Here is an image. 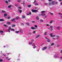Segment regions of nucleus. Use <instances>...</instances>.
<instances>
[{
    "mask_svg": "<svg viewBox=\"0 0 62 62\" xmlns=\"http://www.w3.org/2000/svg\"><path fill=\"white\" fill-rule=\"evenodd\" d=\"M31 11L32 12H37L38 11V10H33L32 9H31Z\"/></svg>",
    "mask_w": 62,
    "mask_h": 62,
    "instance_id": "obj_1",
    "label": "nucleus"
},
{
    "mask_svg": "<svg viewBox=\"0 0 62 62\" xmlns=\"http://www.w3.org/2000/svg\"><path fill=\"white\" fill-rule=\"evenodd\" d=\"M49 35H50V37H54L55 36V35H53V33H52L50 34Z\"/></svg>",
    "mask_w": 62,
    "mask_h": 62,
    "instance_id": "obj_2",
    "label": "nucleus"
},
{
    "mask_svg": "<svg viewBox=\"0 0 62 62\" xmlns=\"http://www.w3.org/2000/svg\"><path fill=\"white\" fill-rule=\"evenodd\" d=\"M15 19L14 18H13V19H11V21L12 22H15Z\"/></svg>",
    "mask_w": 62,
    "mask_h": 62,
    "instance_id": "obj_3",
    "label": "nucleus"
},
{
    "mask_svg": "<svg viewBox=\"0 0 62 62\" xmlns=\"http://www.w3.org/2000/svg\"><path fill=\"white\" fill-rule=\"evenodd\" d=\"M47 48V46H45L44 48L42 49L43 51H44V50H45V49H46Z\"/></svg>",
    "mask_w": 62,
    "mask_h": 62,
    "instance_id": "obj_4",
    "label": "nucleus"
},
{
    "mask_svg": "<svg viewBox=\"0 0 62 62\" xmlns=\"http://www.w3.org/2000/svg\"><path fill=\"white\" fill-rule=\"evenodd\" d=\"M50 28H51V31H52V30H53V28H54V27H53L52 26H50Z\"/></svg>",
    "mask_w": 62,
    "mask_h": 62,
    "instance_id": "obj_5",
    "label": "nucleus"
},
{
    "mask_svg": "<svg viewBox=\"0 0 62 62\" xmlns=\"http://www.w3.org/2000/svg\"><path fill=\"white\" fill-rule=\"evenodd\" d=\"M57 29H58V30H60L61 29V28L60 27L58 26L57 27Z\"/></svg>",
    "mask_w": 62,
    "mask_h": 62,
    "instance_id": "obj_6",
    "label": "nucleus"
},
{
    "mask_svg": "<svg viewBox=\"0 0 62 62\" xmlns=\"http://www.w3.org/2000/svg\"><path fill=\"white\" fill-rule=\"evenodd\" d=\"M11 29V27L10 26L9 27V29L8 30V31L9 32H10V29Z\"/></svg>",
    "mask_w": 62,
    "mask_h": 62,
    "instance_id": "obj_7",
    "label": "nucleus"
},
{
    "mask_svg": "<svg viewBox=\"0 0 62 62\" xmlns=\"http://www.w3.org/2000/svg\"><path fill=\"white\" fill-rule=\"evenodd\" d=\"M31 29H32V30H34V29H36V28L34 27H31Z\"/></svg>",
    "mask_w": 62,
    "mask_h": 62,
    "instance_id": "obj_8",
    "label": "nucleus"
},
{
    "mask_svg": "<svg viewBox=\"0 0 62 62\" xmlns=\"http://www.w3.org/2000/svg\"><path fill=\"white\" fill-rule=\"evenodd\" d=\"M52 5H54V1H53L51 3Z\"/></svg>",
    "mask_w": 62,
    "mask_h": 62,
    "instance_id": "obj_9",
    "label": "nucleus"
},
{
    "mask_svg": "<svg viewBox=\"0 0 62 62\" xmlns=\"http://www.w3.org/2000/svg\"><path fill=\"white\" fill-rule=\"evenodd\" d=\"M47 41L48 42H50V39H47Z\"/></svg>",
    "mask_w": 62,
    "mask_h": 62,
    "instance_id": "obj_10",
    "label": "nucleus"
},
{
    "mask_svg": "<svg viewBox=\"0 0 62 62\" xmlns=\"http://www.w3.org/2000/svg\"><path fill=\"white\" fill-rule=\"evenodd\" d=\"M3 32H4L3 31H1L0 30V33H1V35H2V33H3Z\"/></svg>",
    "mask_w": 62,
    "mask_h": 62,
    "instance_id": "obj_11",
    "label": "nucleus"
},
{
    "mask_svg": "<svg viewBox=\"0 0 62 62\" xmlns=\"http://www.w3.org/2000/svg\"><path fill=\"white\" fill-rule=\"evenodd\" d=\"M0 22H3L4 21V20L3 19H0Z\"/></svg>",
    "mask_w": 62,
    "mask_h": 62,
    "instance_id": "obj_12",
    "label": "nucleus"
},
{
    "mask_svg": "<svg viewBox=\"0 0 62 62\" xmlns=\"http://www.w3.org/2000/svg\"><path fill=\"white\" fill-rule=\"evenodd\" d=\"M40 35H38L36 37V38H38L39 37H40Z\"/></svg>",
    "mask_w": 62,
    "mask_h": 62,
    "instance_id": "obj_13",
    "label": "nucleus"
},
{
    "mask_svg": "<svg viewBox=\"0 0 62 62\" xmlns=\"http://www.w3.org/2000/svg\"><path fill=\"white\" fill-rule=\"evenodd\" d=\"M53 22V20H51V21H50V24H52V23Z\"/></svg>",
    "mask_w": 62,
    "mask_h": 62,
    "instance_id": "obj_14",
    "label": "nucleus"
},
{
    "mask_svg": "<svg viewBox=\"0 0 62 62\" xmlns=\"http://www.w3.org/2000/svg\"><path fill=\"white\" fill-rule=\"evenodd\" d=\"M41 15H42V16H44L45 15V14H42Z\"/></svg>",
    "mask_w": 62,
    "mask_h": 62,
    "instance_id": "obj_15",
    "label": "nucleus"
},
{
    "mask_svg": "<svg viewBox=\"0 0 62 62\" xmlns=\"http://www.w3.org/2000/svg\"><path fill=\"white\" fill-rule=\"evenodd\" d=\"M47 34V32H45L44 33V35L45 36V35H46Z\"/></svg>",
    "mask_w": 62,
    "mask_h": 62,
    "instance_id": "obj_16",
    "label": "nucleus"
},
{
    "mask_svg": "<svg viewBox=\"0 0 62 62\" xmlns=\"http://www.w3.org/2000/svg\"><path fill=\"white\" fill-rule=\"evenodd\" d=\"M28 8H31V5H29L28 6Z\"/></svg>",
    "mask_w": 62,
    "mask_h": 62,
    "instance_id": "obj_17",
    "label": "nucleus"
},
{
    "mask_svg": "<svg viewBox=\"0 0 62 62\" xmlns=\"http://www.w3.org/2000/svg\"><path fill=\"white\" fill-rule=\"evenodd\" d=\"M48 5H52V3L51 2H49L48 3Z\"/></svg>",
    "mask_w": 62,
    "mask_h": 62,
    "instance_id": "obj_18",
    "label": "nucleus"
},
{
    "mask_svg": "<svg viewBox=\"0 0 62 62\" xmlns=\"http://www.w3.org/2000/svg\"><path fill=\"white\" fill-rule=\"evenodd\" d=\"M22 17L23 19H24L25 18V16L24 15H23L22 16Z\"/></svg>",
    "mask_w": 62,
    "mask_h": 62,
    "instance_id": "obj_19",
    "label": "nucleus"
},
{
    "mask_svg": "<svg viewBox=\"0 0 62 62\" xmlns=\"http://www.w3.org/2000/svg\"><path fill=\"white\" fill-rule=\"evenodd\" d=\"M54 57V58H56V57H57V55H55Z\"/></svg>",
    "mask_w": 62,
    "mask_h": 62,
    "instance_id": "obj_20",
    "label": "nucleus"
},
{
    "mask_svg": "<svg viewBox=\"0 0 62 62\" xmlns=\"http://www.w3.org/2000/svg\"><path fill=\"white\" fill-rule=\"evenodd\" d=\"M2 13H5V12H6V11L4 10H2Z\"/></svg>",
    "mask_w": 62,
    "mask_h": 62,
    "instance_id": "obj_21",
    "label": "nucleus"
},
{
    "mask_svg": "<svg viewBox=\"0 0 62 62\" xmlns=\"http://www.w3.org/2000/svg\"><path fill=\"white\" fill-rule=\"evenodd\" d=\"M12 27H14L15 26V25L14 24L12 26Z\"/></svg>",
    "mask_w": 62,
    "mask_h": 62,
    "instance_id": "obj_22",
    "label": "nucleus"
},
{
    "mask_svg": "<svg viewBox=\"0 0 62 62\" xmlns=\"http://www.w3.org/2000/svg\"><path fill=\"white\" fill-rule=\"evenodd\" d=\"M26 24L28 25V26H29L30 25V24H29L28 23H26Z\"/></svg>",
    "mask_w": 62,
    "mask_h": 62,
    "instance_id": "obj_23",
    "label": "nucleus"
},
{
    "mask_svg": "<svg viewBox=\"0 0 62 62\" xmlns=\"http://www.w3.org/2000/svg\"><path fill=\"white\" fill-rule=\"evenodd\" d=\"M54 43H52L51 44V46H53V45H54Z\"/></svg>",
    "mask_w": 62,
    "mask_h": 62,
    "instance_id": "obj_24",
    "label": "nucleus"
},
{
    "mask_svg": "<svg viewBox=\"0 0 62 62\" xmlns=\"http://www.w3.org/2000/svg\"><path fill=\"white\" fill-rule=\"evenodd\" d=\"M56 37L57 39H58V38H59V37H59V36H56Z\"/></svg>",
    "mask_w": 62,
    "mask_h": 62,
    "instance_id": "obj_25",
    "label": "nucleus"
},
{
    "mask_svg": "<svg viewBox=\"0 0 62 62\" xmlns=\"http://www.w3.org/2000/svg\"><path fill=\"white\" fill-rule=\"evenodd\" d=\"M3 61V60L2 59H0V62H2Z\"/></svg>",
    "mask_w": 62,
    "mask_h": 62,
    "instance_id": "obj_26",
    "label": "nucleus"
},
{
    "mask_svg": "<svg viewBox=\"0 0 62 62\" xmlns=\"http://www.w3.org/2000/svg\"><path fill=\"white\" fill-rule=\"evenodd\" d=\"M44 12H45V11H43L41 12V13H44Z\"/></svg>",
    "mask_w": 62,
    "mask_h": 62,
    "instance_id": "obj_27",
    "label": "nucleus"
},
{
    "mask_svg": "<svg viewBox=\"0 0 62 62\" xmlns=\"http://www.w3.org/2000/svg\"><path fill=\"white\" fill-rule=\"evenodd\" d=\"M19 19V17H16V20H18V19Z\"/></svg>",
    "mask_w": 62,
    "mask_h": 62,
    "instance_id": "obj_28",
    "label": "nucleus"
},
{
    "mask_svg": "<svg viewBox=\"0 0 62 62\" xmlns=\"http://www.w3.org/2000/svg\"><path fill=\"white\" fill-rule=\"evenodd\" d=\"M11 7V6L9 5L8 6V8H10Z\"/></svg>",
    "mask_w": 62,
    "mask_h": 62,
    "instance_id": "obj_29",
    "label": "nucleus"
},
{
    "mask_svg": "<svg viewBox=\"0 0 62 62\" xmlns=\"http://www.w3.org/2000/svg\"><path fill=\"white\" fill-rule=\"evenodd\" d=\"M20 32H22V33H23V30H20Z\"/></svg>",
    "mask_w": 62,
    "mask_h": 62,
    "instance_id": "obj_30",
    "label": "nucleus"
},
{
    "mask_svg": "<svg viewBox=\"0 0 62 62\" xmlns=\"http://www.w3.org/2000/svg\"><path fill=\"white\" fill-rule=\"evenodd\" d=\"M7 16V14H4V16L6 17V16Z\"/></svg>",
    "mask_w": 62,
    "mask_h": 62,
    "instance_id": "obj_31",
    "label": "nucleus"
},
{
    "mask_svg": "<svg viewBox=\"0 0 62 62\" xmlns=\"http://www.w3.org/2000/svg\"><path fill=\"white\" fill-rule=\"evenodd\" d=\"M39 18L38 16H37V17H36V19H37V20H39Z\"/></svg>",
    "mask_w": 62,
    "mask_h": 62,
    "instance_id": "obj_32",
    "label": "nucleus"
},
{
    "mask_svg": "<svg viewBox=\"0 0 62 62\" xmlns=\"http://www.w3.org/2000/svg\"><path fill=\"white\" fill-rule=\"evenodd\" d=\"M21 24L22 26H24V24L23 23H21Z\"/></svg>",
    "mask_w": 62,
    "mask_h": 62,
    "instance_id": "obj_33",
    "label": "nucleus"
},
{
    "mask_svg": "<svg viewBox=\"0 0 62 62\" xmlns=\"http://www.w3.org/2000/svg\"><path fill=\"white\" fill-rule=\"evenodd\" d=\"M11 30H12V31H15V30L14 29H10Z\"/></svg>",
    "mask_w": 62,
    "mask_h": 62,
    "instance_id": "obj_34",
    "label": "nucleus"
},
{
    "mask_svg": "<svg viewBox=\"0 0 62 62\" xmlns=\"http://www.w3.org/2000/svg\"><path fill=\"white\" fill-rule=\"evenodd\" d=\"M35 6H37L39 4L38 3H35Z\"/></svg>",
    "mask_w": 62,
    "mask_h": 62,
    "instance_id": "obj_35",
    "label": "nucleus"
},
{
    "mask_svg": "<svg viewBox=\"0 0 62 62\" xmlns=\"http://www.w3.org/2000/svg\"><path fill=\"white\" fill-rule=\"evenodd\" d=\"M29 43L30 45H31V44H32V42H31V43L29 42Z\"/></svg>",
    "mask_w": 62,
    "mask_h": 62,
    "instance_id": "obj_36",
    "label": "nucleus"
},
{
    "mask_svg": "<svg viewBox=\"0 0 62 62\" xmlns=\"http://www.w3.org/2000/svg\"><path fill=\"white\" fill-rule=\"evenodd\" d=\"M50 14L51 15H54V14L52 13H50Z\"/></svg>",
    "mask_w": 62,
    "mask_h": 62,
    "instance_id": "obj_37",
    "label": "nucleus"
},
{
    "mask_svg": "<svg viewBox=\"0 0 62 62\" xmlns=\"http://www.w3.org/2000/svg\"><path fill=\"white\" fill-rule=\"evenodd\" d=\"M4 26H5V27H8V26L5 24L4 25Z\"/></svg>",
    "mask_w": 62,
    "mask_h": 62,
    "instance_id": "obj_38",
    "label": "nucleus"
},
{
    "mask_svg": "<svg viewBox=\"0 0 62 62\" xmlns=\"http://www.w3.org/2000/svg\"><path fill=\"white\" fill-rule=\"evenodd\" d=\"M35 27L36 28H37L38 27V26L37 25H35Z\"/></svg>",
    "mask_w": 62,
    "mask_h": 62,
    "instance_id": "obj_39",
    "label": "nucleus"
},
{
    "mask_svg": "<svg viewBox=\"0 0 62 62\" xmlns=\"http://www.w3.org/2000/svg\"><path fill=\"white\" fill-rule=\"evenodd\" d=\"M7 23L8 24H10V22H7Z\"/></svg>",
    "mask_w": 62,
    "mask_h": 62,
    "instance_id": "obj_40",
    "label": "nucleus"
},
{
    "mask_svg": "<svg viewBox=\"0 0 62 62\" xmlns=\"http://www.w3.org/2000/svg\"><path fill=\"white\" fill-rule=\"evenodd\" d=\"M35 46V44L34 43H33L32 45V46Z\"/></svg>",
    "mask_w": 62,
    "mask_h": 62,
    "instance_id": "obj_41",
    "label": "nucleus"
},
{
    "mask_svg": "<svg viewBox=\"0 0 62 62\" xmlns=\"http://www.w3.org/2000/svg\"><path fill=\"white\" fill-rule=\"evenodd\" d=\"M59 46H59V45H57V47H59Z\"/></svg>",
    "mask_w": 62,
    "mask_h": 62,
    "instance_id": "obj_42",
    "label": "nucleus"
},
{
    "mask_svg": "<svg viewBox=\"0 0 62 62\" xmlns=\"http://www.w3.org/2000/svg\"><path fill=\"white\" fill-rule=\"evenodd\" d=\"M19 31H16V33H19Z\"/></svg>",
    "mask_w": 62,
    "mask_h": 62,
    "instance_id": "obj_43",
    "label": "nucleus"
},
{
    "mask_svg": "<svg viewBox=\"0 0 62 62\" xmlns=\"http://www.w3.org/2000/svg\"><path fill=\"white\" fill-rule=\"evenodd\" d=\"M6 3H7V4H8V1H6Z\"/></svg>",
    "mask_w": 62,
    "mask_h": 62,
    "instance_id": "obj_44",
    "label": "nucleus"
},
{
    "mask_svg": "<svg viewBox=\"0 0 62 62\" xmlns=\"http://www.w3.org/2000/svg\"><path fill=\"white\" fill-rule=\"evenodd\" d=\"M45 4L46 6H47V5H48V4L47 3H45Z\"/></svg>",
    "mask_w": 62,
    "mask_h": 62,
    "instance_id": "obj_45",
    "label": "nucleus"
},
{
    "mask_svg": "<svg viewBox=\"0 0 62 62\" xmlns=\"http://www.w3.org/2000/svg\"><path fill=\"white\" fill-rule=\"evenodd\" d=\"M40 21L41 22H43V20H40Z\"/></svg>",
    "mask_w": 62,
    "mask_h": 62,
    "instance_id": "obj_46",
    "label": "nucleus"
},
{
    "mask_svg": "<svg viewBox=\"0 0 62 62\" xmlns=\"http://www.w3.org/2000/svg\"><path fill=\"white\" fill-rule=\"evenodd\" d=\"M36 2V0H35L34 2H33V3L34 4Z\"/></svg>",
    "mask_w": 62,
    "mask_h": 62,
    "instance_id": "obj_47",
    "label": "nucleus"
},
{
    "mask_svg": "<svg viewBox=\"0 0 62 62\" xmlns=\"http://www.w3.org/2000/svg\"><path fill=\"white\" fill-rule=\"evenodd\" d=\"M19 12H20V13H21V12H22V10H20L19 11Z\"/></svg>",
    "mask_w": 62,
    "mask_h": 62,
    "instance_id": "obj_48",
    "label": "nucleus"
},
{
    "mask_svg": "<svg viewBox=\"0 0 62 62\" xmlns=\"http://www.w3.org/2000/svg\"><path fill=\"white\" fill-rule=\"evenodd\" d=\"M17 2H21V1L20 0H17Z\"/></svg>",
    "mask_w": 62,
    "mask_h": 62,
    "instance_id": "obj_49",
    "label": "nucleus"
},
{
    "mask_svg": "<svg viewBox=\"0 0 62 62\" xmlns=\"http://www.w3.org/2000/svg\"><path fill=\"white\" fill-rule=\"evenodd\" d=\"M36 47H37L36 46H35L33 47V48L35 49V48H36Z\"/></svg>",
    "mask_w": 62,
    "mask_h": 62,
    "instance_id": "obj_50",
    "label": "nucleus"
},
{
    "mask_svg": "<svg viewBox=\"0 0 62 62\" xmlns=\"http://www.w3.org/2000/svg\"><path fill=\"white\" fill-rule=\"evenodd\" d=\"M6 59H8V57H6Z\"/></svg>",
    "mask_w": 62,
    "mask_h": 62,
    "instance_id": "obj_51",
    "label": "nucleus"
},
{
    "mask_svg": "<svg viewBox=\"0 0 62 62\" xmlns=\"http://www.w3.org/2000/svg\"><path fill=\"white\" fill-rule=\"evenodd\" d=\"M32 22L33 23H35V21H32Z\"/></svg>",
    "mask_w": 62,
    "mask_h": 62,
    "instance_id": "obj_52",
    "label": "nucleus"
},
{
    "mask_svg": "<svg viewBox=\"0 0 62 62\" xmlns=\"http://www.w3.org/2000/svg\"><path fill=\"white\" fill-rule=\"evenodd\" d=\"M10 17H8V19H10Z\"/></svg>",
    "mask_w": 62,
    "mask_h": 62,
    "instance_id": "obj_53",
    "label": "nucleus"
},
{
    "mask_svg": "<svg viewBox=\"0 0 62 62\" xmlns=\"http://www.w3.org/2000/svg\"><path fill=\"white\" fill-rule=\"evenodd\" d=\"M57 2H55V4H56H56H57Z\"/></svg>",
    "mask_w": 62,
    "mask_h": 62,
    "instance_id": "obj_54",
    "label": "nucleus"
},
{
    "mask_svg": "<svg viewBox=\"0 0 62 62\" xmlns=\"http://www.w3.org/2000/svg\"><path fill=\"white\" fill-rule=\"evenodd\" d=\"M48 1L49 2H51V1H52V0H48Z\"/></svg>",
    "mask_w": 62,
    "mask_h": 62,
    "instance_id": "obj_55",
    "label": "nucleus"
},
{
    "mask_svg": "<svg viewBox=\"0 0 62 62\" xmlns=\"http://www.w3.org/2000/svg\"><path fill=\"white\" fill-rule=\"evenodd\" d=\"M15 6H16V7H17V6H18V5H17V4H16L15 5Z\"/></svg>",
    "mask_w": 62,
    "mask_h": 62,
    "instance_id": "obj_56",
    "label": "nucleus"
},
{
    "mask_svg": "<svg viewBox=\"0 0 62 62\" xmlns=\"http://www.w3.org/2000/svg\"><path fill=\"white\" fill-rule=\"evenodd\" d=\"M9 2H10V0H8Z\"/></svg>",
    "mask_w": 62,
    "mask_h": 62,
    "instance_id": "obj_57",
    "label": "nucleus"
},
{
    "mask_svg": "<svg viewBox=\"0 0 62 62\" xmlns=\"http://www.w3.org/2000/svg\"><path fill=\"white\" fill-rule=\"evenodd\" d=\"M19 8H20V9H21V7H18Z\"/></svg>",
    "mask_w": 62,
    "mask_h": 62,
    "instance_id": "obj_58",
    "label": "nucleus"
},
{
    "mask_svg": "<svg viewBox=\"0 0 62 62\" xmlns=\"http://www.w3.org/2000/svg\"><path fill=\"white\" fill-rule=\"evenodd\" d=\"M30 15H31V12H30L29 13Z\"/></svg>",
    "mask_w": 62,
    "mask_h": 62,
    "instance_id": "obj_59",
    "label": "nucleus"
},
{
    "mask_svg": "<svg viewBox=\"0 0 62 62\" xmlns=\"http://www.w3.org/2000/svg\"><path fill=\"white\" fill-rule=\"evenodd\" d=\"M29 35H31V32H30L29 33Z\"/></svg>",
    "mask_w": 62,
    "mask_h": 62,
    "instance_id": "obj_60",
    "label": "nucleus"
},
{
    "mask_svg": "<svg viewBox=\"0 0 62 62\" xmlns=\"http://www.w3.org/2000/svg\"><path fill=\"white\" fill-rule=\"evenodd\" d=\"M24 1H23V5H24Z\"/></svg>",
    "mask_w": 62,
    "mask_h": 62,
    "instance_id": "obj_61",
    "label": "nucleus"
},
{
    "mask_svg": "<svg viewBox=\"0 0 62 62\" xmlns=\"http://www.w3.org/2000/svg\"><path fill=\"white\" fill-rule=\"evenodd\" d=\"M46 26H49V24H47L46 25Z\"/></svg>",
    "mask_w": 62,
    "mask_h": 62,
    "instance_id": "obj_62",
    "label": "nucleus"
},
{
    "mask_svg": "<svg viewBox=\"0 0 62 62\" xmlns=\"http://www.w3.org/2000/svg\"><path fill=\"white\" fill-rule=\"evenodd\" d=\"M60 58L61 59V60H62V57H61Z\"/></svg>",
    "mask_w": 62,
    "mask_h": 62,
    "instance_id": "obj_63",
    "label": "nucleus"
},
{
    "mask_svg": "<svg viewBox=\"0 0 62 62\" xmlns=\"http://www.w3.org/2000/svg\"><path fill=\"white\" fill-rule=\"evenodd\" d=\"M61 5H62V2L61 3Z\"/></svg>",
    "mask_w": 62,
    "mask_h": 62,
    "instance_id": "obj_64",
    "label": "nucleus"
}]
</instances>
